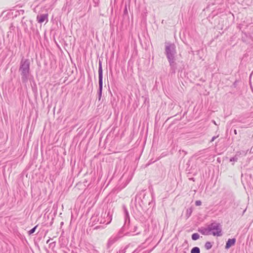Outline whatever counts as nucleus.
Instances as JSON below:
<instances>
[{"label":"nucleus","mask_w":253,"mask_h":253,"mask_svg":"<svg viewBox=\"0 0 253 253\" xmlns=\"http://www.w3.org/2000/svg\"><path fill=\"white\" fill-rule=\"evenodd\" d=\"M19 71L21 72L22 78L26 79L30 71V62L28 60L22 61Z\"/></svg>","instance_id":"nucleus-1"},{"label":"nucleus","mask_w":253,"mask_h":253,"mask_svg":"<svg viewBox=\"0 0 253 253\" xmlns=\"http://www.w3.org/2000/svg\"><path fill=\"white\" fill-rule=\"evenodd\" d=\"M209 231L211 232V234L213 236H220L222 235V230L221 226L219 223H212L209 227Z\"/></svg>","instance_id":"nucleus-2"},{"label":"nucleus","mask_w":253,"mask_h":253,"mask_svg":"<svg viewBox=\"0 0 253 253\" xmlns=\"http://www.w3.org/2000/svg\"><path fill=\"white\" fill-rule=\"evenodd\" d=\"M167 56L169 61L172 60L175 53V46L174 44H169L166 48Z\"/></svg>","instance_id":"nucleus-3"},{"label":"nucleus","mask_w":253,"mask_h":253,"mask_svg":"<svg viewBox=\"0 0 253 253\" xmlns=\"http://www.w3.org/2000/svg\"><path fill=\"white\" fill-rule=\"evenodd\" d=\"M98 74H99V91H100V95L102 93V78H103V75H102V70L101 67H100L99 68L98 71Z\"/></svg>","instance_id":"nucleus-4"},{"label":"nucleus","mask_w":253,"mask_h":253,"mask_svg":"<svg viewBox=\"0 0 253 253\" xmlns=\"http://www.w3.org/2000/svg\"><path fill=\"white\" fill-rule=\"evenodd\" d=\"M48 15L47 14H42L37 16V20L39 23H42L44 21H47Z\"/></svg>","instance_id":"nucleus-5"},{"label":"nucleus","mask_w":253,"mask_h":253,"mask_svg":"<svg viewBox=\"0 0 253 253\" xmlns=\"http://www.w3.org/2000/svg\"><path fill=\"white\" fill-rule=\"evenodd\" d=\"M236 240L235 239H229L227 241L225 248L226 249H229L230 247L234 245L235 243Z\"/></svg>","instance_id":"nucleus-6"},{"label":"nucleus","mask_w":253,"mask_h":253,"mask_svg":"<svg viewBox=\"0 0 253 253\" xmlns=\"http://www.w3.org/2000/svg\"><path fill=\"white\" fill-rule=\"evenodd\" d=\"M200 249L198 247L193 248L191 251V253H200Z\"/></svg>","instance_id":"nucleus-7"},{"label":"nucleus","mask_w":253,"mask_h":253,"mask_svg":"<svg viewBox=\"0 0 253 253\" xmlns=\"http://www.w3.org/2000/svg\"><path fill=\"white\" fill-rule=\"evenodd\" d=\"M199 235L198 233H194L192 235V239L193 240H196L199 238Z\"/></svg>","instance_id":"nucleus-8"},{"label":"nucleus","mask_w":253,"mask_h":253,"mask_svg":"<svg viewBox=\"0 0 253 253\" xmlns=\"http://www.w3.org/2000/svg\"><path fill=\"white\" fill-rule=\"evenodd\" d=\"M205 248L207 249V250H209L210 249L211 247H212V245L211 244V242H207L206 244H205Z\"/></svg>","instance_id":"nucleus-9"},{"label":"nucleus","mask_w":253,"mask_h":253,"mask_svg":"<svg viewBox=\"0 0 253 253\" xmlns=\"http://www.w3.org/2000/svg\"><path fill=\"white\" fill-rule=\"evenodd\" d=\"M37 225H36L35 227H34L33 228H32V229H31L29 231V235H31L33 233H34L35 232V230H36V228L37 227Z\"/></svg>","instance_id":"nucleus-10"},{"label":"nucleus","mask_w":253,"mask_h":253,"mask_svg":"<svg viewBox=\"0 0 253 253\" xmlns=\"http://www.w3.org/2000/svg\"><path fill=\"white\" fill-rule=\"evenodd\" d=\"M201 202L200 201H196L195 202V204L196 206H200L201 205Z\"/></svg>","instance_id":"nucleus-11"},{"label":"nucleus","mask_w":253,"mask_h":253,"mask_svg":"<svg viewBox=\"0 0 253 253\" xmlns=\"http://www.w3.org/2000/svg\"><path fill=\"white\" fill-rule=\"evenodd\" d=\"M216 137H217L213 136V137L212 138V139H211V142L213 141L216 139Z\"/></svg>","instance_id":"nucleus-12"},{"label":"nucleus","mask_w":253,"mask_h":253,"mask_svg":"<svg viewBox=\"0 0 253 253\" xmlns=\"http://www.w3.org/2000/svg\"><path fill=\"white\" fill-rule=\"evenodd\" d=\"M234 133H235V134H237V132H236V130H234Z\"/></svg>","instance_id":"nucleus-13"}]
</instances>
